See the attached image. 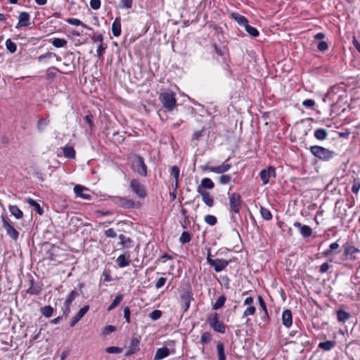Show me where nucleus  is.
<instances>
[{"label": "nucleus", "instance_id": "f257e3e1", "mask_svg": "<svg viewBox=\"0 0 360 360\" xmlns=\"http://www.w3.org/2000/svg\"><path fill=\"white\" fill-rule=\"evenodd\" d=\"M309 151L316 158L323 160L328 161L330 160L335 155V152L330 150L326 148L319 146H312L309 148Z\"/></svg>", "mask_w": 360, "mask_h": 360}, {"label": "nucleus", "instance_id": "f03ea898", "mask_svg": "<svg viewBox=\"0 0 360 360\" xmlns=\"http://www.w3.org/2000/svg\"><path fill=\"white\" fill-rule=\"evenodd\" d=\"M159 98L165 108L168 111L173 110L176 104L175 95L173 92L161 93Z\"/></svg>", "mask_w": 360, "mask_h": 360}, {"label": "nucleus", "instance_id": "7ed1b4c3", "mask_svg": "<svg viewBox=\"0 0 360 360\" xmlns=\"http://www.w3.org/2000/svg\"><path fill=\"white\" fill-rule=\"evenodd\" d=\"M230 212L238 214L243 205L241 195L238 193H228Z\"/></svg>", "mask_w": 360, "mask_h": 360}, {"label": "nucleus", "instance_id": "20e7f679", "mask_svg": "<svg viewBox=\"0 0 360 360\" xmlns=\"http://www.w3.org/2000/svg\"><path fill=\"white\" fill-rule=\"evenodd\" d=\"M2 226L6 230L7 235H8L13 240H16L19 236V232L11 224L10 219L6 214L1 216Z\"/></svg>", "mask_w": 360, "mask_h": 360}, {"label": "nucleus", "instance_id": "39448f33", "mask_svg": "<svg viewBox=\"0 0 360 360\" xmlns=\"http://www.w3.org/2000/svg\"><path fill=\"white\" fill-rule=\"evenodd\" d=\"M207 263L212 267L216 272H220L224 270L229 264V261L223 259H213L211 258V251L209 248L207 256Z\"/></svg>", "mask_w": 360, "mask_h": 360}, {"label": "nucleus", "instance_id": "423d86ee", "mask_svg": "<svg viewBox=\"0 0 360 360\" xmlns=\"http://www.w3.org/2000/svg\"><path fill=\"white\" fill-rule=\"evenodd\" d=\"M131 168L139 175L142 176H147V166L145 164L143 158L140 155H136L134 158L132 160Z\"/></svg>", "mask_w": 360, "mask_h": 360}, {"label": "nucleus", "instance_id": "0eeeda50", "mask_svg": "<svg viewBox=\"0 0 360 360\" xmlns=\"http://www.w3.org/2000/svg\"><path fill=\"white\" fill-rule=\"evenodd\" d=\"M130 188L136 195L139 198H144L147 195L146 190L144 186L136 179H133L130 181Z\"/></svg>", "mask_w": 360, "mask_h": 360}, {"label": "nucleus", "instance_id": "6e6552de", "mask_svg": "<svg viewBox=\"0 0 360 360\" xmlns=\"http://www.w3.org/2000/svg\"><path fill=\"white\" fill-rule=\"evenodd\" d=\"M115 203L119 207L124 209L135 208L138 207L139 205V202H135L131 199H128L127 198L123 197L117 198L115 200Z\"/></svg>", "mask_w": 360, "mask_h": 360}, {"label": "nucleus", "instance_id": "1a4fd4ad", "mask_svg": "<svg viewBox=\"0 0 360 360\" xmlns=\"http://www.w3.org/2000/svg\"><path fill=\"white\" fill-rule=\"evenodd\" d=\"M276 176V169L273 167H269L267 169H262L259 173V176L264 185L269 182L271 176Z\"/></svg>", "mask_w": 360, "mask_h": 360}, {"label": "nucleus", "instance_id": "9d476101", "mask_svg": "<svg viewBox=\"0 0 360 360\" xmlns=\"http://www.w3.org/2000/svg\"><path fill=\"white\" fill-rule=\"evenodd\" d=\"M231 164L224 162L222 165L219 166H205L203 167V169L209 170L216 174H224V172L229 171L231 169Z\"/></svg>", "mask_w": 360, "mask_h": 360}, {"label": "nucleus", "instance_id": "9b49d317", "mask_svg": "<svg viewBox=\"0 0 360 360\" xmlns=\"http://www.w3.org/2000/svg\"><path fill=\"white\" fill-rule=\"evenodd\" d=\"M74 192L77 197H79L84 200H91V195L89 193V190L81 185H76L74 187Z\"/></svg>", "mask_w": 360, "mask_h": 360}, {"label": "nucleus", "instance_id": "f8f14e48", "mask_svg": "<svg viewBox=\"0 0 360 360\" xmlns=\"http://www.w3.org/2000/svg\"><path fill=\"white\" fill-rule=\"evenodd\" d=\"M140 338L137 337H132L126 356H130L136 353L140 349L139 347Z\"/></svg>", "mask_w": 360, "mask_h": 360}, {"label": "nucleus", "instance_id": "ddd939ff", "mask_svg": "<svg viewBox=\"0 0 360 360\" xmlns=\"http://www.w3.org/2000/svg\"><path fill=\"white\" fill-rule=\"evenodd\" d=\"M30 15L27 12H21L18 16V22L15 28L20 29L22 27H27L30 25Z\"/></svg>", "mask_w": 360, "mask_h": 360}, {"label": "nucleus", "instance_id": "4468645a", "mask_svg": "<svg viewBox=\"0 0 360 360\" xmlns=\"http://www.w3.org/2000/svg\"><path fill=\"white\" fill-rule=\"evenodd\" d=\"M89 309V305H84L83 307H82L70 321V327H74L80 321V319L87 313Z\"/></svg>", "mask_w": 360, "mask_h": 360}, {"label": "nucleus", "instance_id": "2eb2a0df", "mask_svg": "<svg viewBox=\"0 0 360 360\" xmlns=\"http://www.w3.org/2000/svg\"><path fill=\"white\" fill-rule=\"evenodd\" d=\"M293 225L295 227L300 229V234L304 238H308L311 235L312 231H311V229L310 228V226H309L307 225H302L299 221H295Z\"/></svg>", "mask_w": 360, "mask_h": 360}, {"label": "nucleus", "instance_id": "dca6fc26", "mask_svg": "<svg viewBox=\"0 0 360 360\" xmlns=\"http://www.w3.org/2000/svg\"><path fill=\"white\" fill-rule=\"evenodd\" d=\"M214 187V184L210 178H204L201 180V184L197 188V192L206 191L205 189H212Z\"/></svg>", "mask_w": 360, "mask_h": 360}, {"label": "nucleus", "instance_id": "f3484780", "mask_svg": "<svg viewBox=\"0 0 360 360\" xmlns=\"http://www.w3.org/2000/svg\"><path fill=\"white\" fill-rule=\"evenodd\" d=\"M360 250L355 248L353 245H345V251H344V256L347 258L349 257L351 260H355L356 257L354 256V254L356 252H359Z\"/></svg>", "mask_w": 360, "mask_h": 360}, {"label": "nucleus", "instance_id": "a211bd4d", "mask_svg": "<svg viewBox=\"0 0 360 360\" xmlns=\"http://www.w3.org/2000/svg\"><path fill=\"white\" fill-rule=\"evenodd\" d=\"M282 323L286 328H290L292 323V312L289 309H285L282 313Z\"/></svg>", "mask_w": 360, "mask_h": 360}, {"label": "nucleus", "instance_id": "6ab92c4d", "mask_svg": "<svg viewBox=\"0 0 360 360\" xmlns=\"http://www.w3.org/2000/svg\"><path fill=\"white\" fill-rule=\"evenodd\" d=\"M181 299L182 302L181 307L184 311H186L189 307L191 304V300L192 299V294L190 292H186L181 295Z\"/></svg>", "mask_w": 360, "mask_h": 360}, {"label": "nucleus", "instance_id": "aec40b11", "mask_svg": "<svg viewBox=\"0 0 360 360\" xmlns=\"http://www.w3.org/2000/svg\"><path fill=\"white\" fill-rule=\"evenodd\" d=\"M116 262L119 267L124 268L129 265L131 260L129 255H127V253L120 255L116 259Z\"/></svg>", "mask_w": 360, "mask_h": 360}, {"label": "nucleus", "instance_id": "412c9836", "mask_svg": "<svg viewBox=\"0 0 360 360\" xmlns=\"http://www.w3.org/2000/svg\"><path fill=\"white\" fill-rule=\"evenodd\" d=\"M169 355V349L167 347H162L157 349L154 356V360H161Z\"/></svg>", "mask_w": 360, "mask_h": 360}, {"label": "nucleus", "instance_id": "4be33fe9", "mask_svg": "<svg viewBox=\"0 0 360 360\" xmlns=\"http://www.w3.org/2000/svg\"><path fill=\"white\" fill-rule=\"evenodd\" d=\"M201 196L203 202L208 207H212L214 206V198L207 191H199L198 193Z\"/></svg>", "mask_w": 360, "mask_h": 360}, {"label": "nucleus", "instance_id": "5701e85b", "mask_svg": "<svg viewBox=\"0 0 360 360\" xmlns=\"http://www.w3.org/2000/svg\"><path fill=\"white\" fill-rule=\"evenodd\" d=\"M112 32L115 37H119L121 34V18L117 17L112 25Z\"/></svg>", "mask_w": 360, "mask_h": 360}, {"label": "nucleus", "instance_id": "b1692460", "mask_svg": "<svg viewBox=\"0 0 360 360\" xmlns=\"http://www.w3.org/2000/svg\"><path fill=\"white\" fill-rule=\"evenodd\" d=\"M41 291V286L39 285L38 284H36L34 281L33 279H32L30 281V286L27 290V293L30 294V295H37L40 293Z\"/></svg>", "mask_w": 360, "mask_h": 360}, {"label": "nucleus", "instance_id": "393cba45", "mask_svg": "<svg viewBox=\"0 0 360 360\" xmlns=\"http://www.w3.org/2000/svg\"><path fill=\"white\" fill-rule=\"evenodd\" d=\"M231 16V18L236 20L240 26L244 27L248 22V19L245 16L238 13H232Z\"/></svg>", "mask_w": 360, "mask_h": 360}, {"label": "nucleus", "instance_id": "a878e982", "mask_svg": "<svg viewBox=\"0 0 360 360\" xmlns=\"http://www.w3.org/2000/svg\"><path fill=\"white\" fill-rule=\"evenodd\" d=\"M336 342L333 340H327L326 342H320L318 345L319 349L323 351H330L335 346Z\"/></svg>", "mask_w": 360, "mask_h": 360}, {"label": "nucleus", "instance_id": "bb28decb", "mask_svg": "<svg viewBox=\"0 0 360 360\" xmlns=\"http://www.w3.org/2000/svg\"><path fill=\"white\" fill-rule=\"evenodd\" d=\"M120 242L118 244L122 245L123 248H129L131 247V239L123 234L119 236Z\"/></svg>", "mask_w": 360, "mask_h": 360}, {"label": "nucleus", "instance_id": "cd10ccee", "mask_svg": "<svg viewBox=\"0 0 360 360\" xmlns=\"http://www.w3.org/2000/svg\"><path fill=\"white\" fill-rule=\"evenodd\" d=\"M210 327L217 333L224 334L226 332V325L221 321L213 323L212 325L210 326Z\"/></svg>", "mask_w": 360, "mask_h": 360}, {"label": "nucleus", "instance_id": "c85d7f7f", "mask_svg": "<svg viewBox=\"0 0 360 360\" xmlns=\"http://www.w3.org/2000/svg\"><path fill=\"white\" fill-rule=\"evenodd\" d=\"M63 155L66 158L75 159V150L72 146H65L63 148Z\"/></svg>", "mask_w": 360, "mask_h": 360}, {"label": "nucleus", "instance_id": "c756f323", "mask_svg": "<svg viewBox=\"0 0 360 360\" xmlns=\"http://www.w3.org/2000/svg\"><path fill=\"white\" fill-rule=\"evenodd\" d=\"M65 21L70 25H76V26L80 25V26L83 27L84 28H86L89 30H92V28L91 27L84 24L83 22H82L80 20H79L77 18H70L66 19Z\"/></svg>", "mask_w": 360, "mask_h": 360}, {"label": "nucleus", "instance_id": "7c9ffc66", "mask_svg": "<svg viewBox=\"0 0 360 360\" xmlns=\"http://www.w3.org/2000/svg\"><path fill=\"white\" fill-rule=\"evenodd\" d=\"M217 352L219 360H226L224 351V345L223 342H218L217 344Z\"/></svg>", "mask_w": 360, "mask_h": 360}, {"label": "nucleus", "instance_id": "2f4dec72", "mask_svg": "<svg viewBox=\"0 0 360 360\" xmlns=\"http://www.w3.org/2000/svg\"><path fill=\"white\" fill-rule=\"evenodd\" d=\"M27 202L32 207H34V210L40 215L43 214L44 210L41 207L40 205L32 198H27Z\"/></svg>", "mask_w": 360, "mask_h": 360}, {"label": "nucleus", "instance_id": "473e14b6", "mask_svg": "<svg viewBox=\"0 0 360 360\" xmlns=\"http://www.w3.org/2000/svg\"><path fill=\"white\" fill-rule=\"evenodd\" d=\"M314 136L318 140L323 141L327 138L328 132L326 129L319 128L315 130Z\"/></svg>", "mask_w": 360, "mask_h": 360}, {"label": "nucleus", "instance_id": "72a5a7b5", "mask_svg": "<svg viewBox=\"0 0 360 360\" xmlns=\"http://www.w3.org/2000/svg\"><path fill=\"white\" fill-rule=\"evenodd\" d=\"M8 208L11 214L13 215L16 219H20L22 218L23 213L17 205H10Z\"/></svg>", "mask_w": 360, "mask_h": 360}, {"label": "nucleus", "instance_id": "f704fd0d", "mask_svg": "<svg viewBox=\"0 0 360 360\" xmlns=\"http://www.w3.org/2000/svg\"><path fill=\"white\" fill-rule=\"evenodd\" d=\"M50 42L52 44V45L56 48H61L64 47L68 41L65 39H61V38H53L50 39Z\"/></svg>", "mask_w": 360, "mask_h": 360}, {"label": "nucleus", "instance_id": "c9c22d12", "mask_svg": "<svg viewBox=\"0 0 360 360\" xmlns=\"http://www.w3.org/2000/svg\"><path fill=\"white\" fill-rule=\"evenodd\" d=\"M226 300V297L224 295H221L218 297L215 303L212 306V309L217 310L220 308H221Z\"/></svg>", "mask_w": 360, "mask_h": 360}, {"label": "nucleus", "instance_id": "e433bc0d", "mask_svg": "<svg viewBox=\"0 0 360 360\" xmlns=\"http://www.w3.org/2000/svg\"><path fill=\"white\" fill-rule=\"evenodd\" d=\"M349 314L342 309H339L337 311V318L338 320L340 322H345L347 320L349 319Z\"/></svg>", "mask_w": 360, "mask_h": 360}, {"label": "nucleus", "instance_id": "4c0bfd02", "mask_svg": "<svg viewBox=\"0 0 360 360\" xmlns=\"http://www.w3.org/2000/svg\"><path fill=\"white\" fill-rule=\"evenodd\" d=\"M79 295V293L76 290H72L67 296L65 301V305H71L72 302Z\"/></svg>", "mask_w": 360, "mask_h": 360}, {"label": "nucleus", "instance_id": "58836bf2", "mask_svg": "<svg viewBox=\"0 0 360 360\" xmlns=\"http://www.w3.org/2000/svg\"><path fill=\"white\" fill-rule=\"evenodd\" d=\"M123 299V295L122 294L117 295L110 305L108 307V311H110L114 309L117 305L120 304Z\"/></svg>", "mask_w": 360, "mask_h": 360}, {"label": "nucleus", "instance_id": "ea45409f", "mask_svg": "<svg viewBox=\"0 0 360 360\" xmlns=\"http://www.w3.org/2000/svg\"><path fill=\"white\" fill-rule=\"evenodd\" d=\"M53 312V308L50 305H46L41 308V313L43 316L46 318H49L52 316Z\"/></svg>", "mask_w": 360, "mask_h": 360}, {"label": "nucleus", "instance_id": "a19ab883", "mask_svg": "<svg viewBox=\"0 0 360 360\" xmlns=\"http://www.w3.org/2000/svg\"><path fill=\"white\" fill-rule=\"evenodd\" d=\"M260 214L262 217L267 221H269L272 219V214L270 210L264 207H260Z\"/></svg>", "mask_w": 360, "mask_h": 360}, {"label": "nucleus", "instance_id": "79ce46f5", "mask_svg": "<svg viewBox=\"0 0 360 360\" xmlns=\"http://www.w3.org/2000/svg\"><path fill=\"white\" fill-rule=\"evenodd\" d=\"M219 321V315L217 312L210 314L207 318V323L209 326H211L214 323H217Z\"/></svg>", "mask_w": 360, "mask_h": 360}, {"label": "nucleus", "instance_id": "37998d69", "mask_svg": "<svg viewBox=\"0 0 360 360\" xmlns=\"http://www.w3.org/2000/svg\"><path fill=\"white\" fill-rule=\"evenodd\" d=\"M244 27H245L246 32L250 36H252L253 37H258L259 35V31L256 28H255V27H252L251 25H250L248 22L247 23V25H245L244 26Z\"/></svg>", "mask_w": 360, "mask_h": 360}, {"label": "nucleus", "instance_id": "c03bdc74", "mask_svg": "<svg viewBox=\"0 0 360 360\" xmlns=\"http://www.w3.org/2000/svg\"><path fill=\"white\" fill-rule=\"evenodd\" d=\"M191 239V235L188 231H184L179 238V242L181 244H186L188 243Z\"/></svg>", "mask_w": 360, "mask_h": 360}, {"label": "nucleus", "instance_id": "a18cd8bd", "mask_svg": "<svg viewBox=\"0 0 360 360\" xmlns=\"http://www.w3.org/2000/svg\"><path fill=\"white\" fill-rule=\"evenodd\" d=\"M133 0H120L118 7L122 9H129L132 8Z\"/></svg>", "mask_w": 360, "mask_h": 360}, {"label": "nucleus", "instance_id": "49530a36", "mask_svg": "<svg viewBox=\"0 0 360 360\" xmlns=\"http://www.w3.org/2000/svg\"><path fill=\"white\" fill-rule=\"evenodd\" d=\"M212 340V335L210 332H203L200 337V342L203 345L208 344Z\"/></svg>", "mask_w": 360, "mask_h": 360}, {"label": "nucleus", "instance_id": "de8ad7c7", "mask_svg": "<svg viewBox=\"0 0 360 360\" xmlns=\"http://www.w3.org/2000/svg\"><path fill=\"white\" fill-rule=\"evenodd\" d=\"M6 47L8 51H9L11 53H13L17 50V45L11 41V39H8L6 41Z\"/></svg>", "mask_w": 360, "mask_h": 360}, {"label": "nucleus", "instance_id": "09e8293b", "mask_svg": "<svg viewBox=\"0 0 360 360\" xmlns=\"http://www.w3.org/2000/svg\"><path fill=\"white\" fill-rule=\"evenodd\" d=\"M204 220L206 224L210 226H214L217 223V219L215 216L207 214L205 217Z\"/></svg>", "mask_w": 360, "mask_h": 360}, {"label": "nucleus", "instance_id": "8fccbe9b", "mask_svg": "<svg viewBox=\"0 0 360 360\" xmlns=\"http://www.w3.org/2000/svg\"><path fill=\"white\" fill-rule=\"evenodd\" d=\"M255 312H256V308L255 306H253V305L248 306L243 311V317L252 316L255 314Z\"/></svg>", "mask_w": 360, "mask_h": 360}, {"label": "nucleus", "instance_id": "3c124183", "mask_svg": "<svg viewBox=\"0 0 360 360\" xmlns=\"http://www.w3.org/2000/svg\"><path fill=\"white\" fill-rule=\"evenodd\" d=\"M60 70L58 68H53L52 69H49L46 73L47 79L51 80L54 79L57 75V72H59Z\"/></svg>", "mask_w": 360, "mask_h": 360}, {"label": "nucleus", "instance_id": "603ef678", "mask_svg": "<svg viewBox=\"0 0 360 360\" xmlns=\"http://www.w3.org/2000/svg\"><path fill=\"white\" fill-rule=\"evenodd\" d=\"M231 179V176L230 175H228V174H222L221 176H219V183L220 184H227L230 182Z\"/></svg>", "mask_w": 360, "mask_h": 360}, {"label": "nucleus", "instance_id": "864d4df0", "mask_svg": "<svg viewBox=\"0 0 360 360\" xmlns=\"http://www.w3.org/2000/svg\"><path fill=\"white\" fill-rule=\"evenodd\" d=\"M107 45L104 44L103 43H101L99 44L98 46V49H97V51H96V53H97V56L101 58L103 54V53L105 52V49H107Z\"/></svg>", "mask_w": 360, "mask_h": 360}, {"label": "nucleus", "instance_id": "5fc2aeb1", "mask_svg": "<svg viewBox=\"0 0 360 360\" xmlns=\"http://www.w3.org/2000/svg\"><path fill=\"white\" fill-rule=\"evenodd\" d=\"M106 352L109 354H120L122 352V349L119 347H109L106 349Z\"/></svg>", "mask_w": 360, "mask_h": 360}, {"label": "nucleus", "instance_id": "6e6d98bb", "mask_svg": "<svg viewBox=\"0 0 360 360\" xmlns=\"http://www.w3.org/2000/svg\"><path fill=\"white\" fill-rule=\"evenodd\" d=\"M162 316V312L160 310H153L151 313H150L149 314V317L152 319V320H158Z\"/></svg>", "mask_w": 360, "mask_h": 360}, {"label": "nucleus", "instance_id": "4d7b16f0", "mask_svg": "<svg viewBox=\"0 0 360 360\" xmlns=\"http://www.w3.org/2000/svg\"><path fill=\"white\" fill-rule=\"evenodd\" d=\"M180 170L177 166H172L170 169V174L173 176L175 179H178L179 176Z\"/></svg>", "mask_w": 360, "mask_h": 360}, {"label": "nucleus", "instance_id": "13d9d810", "mask_svg": "<svg viewBox=\"0 0 360 360\" xmlns=\"http://www.w3.org/2000/svg\"><path fill=\"white\" fill-rule=\"evenodd\" d=\"M203 132H204V129L199 130V131H195L193 134L192 141H199L203 136Z\"/></svg>", "mask_w": 360, "mask_h": 360}, {"label": "nucleus", "instance_id": "bf43d9fd", "mask_svg": "<svg viewBox=\"0 0 360 360\" xmlns=\"http://www.w3.org/2000/svg\"><path fill=\"white\" fill-rule=\"evenodd\" d=\"M317 49L319 51H326L328 49V43L323 41H320L317 45Z\"/></svg>", "mask_w": 360, "mask_h": 360}, {"label": "nucleus", "instance_id": "052dcab7", "mask_svg": "<svg viewBox=\"0 0 360 360\" xmlns=\"http://www.w3.org/2000/svg\"><path fill=\"white\" fill-rule=\"evenodd\" d=\"M315 101L312 99H306L302 101V105L307 108H311L315 105Z\"/></svg>", "mask_w": 360, "mask_h": 360}, {"label": "nucleus", "instance_id": "680f3d73", "mask_svg": "<svg viewBox=\"0 0 360 360\" xmlns=\"http://www.w3.org/2000/svg\"><path fill=\"white\" fill-rule=\"evenodd\" d=\"M101 5V0H91L90 1V6L94 10H98L100 8Z\"/></svg>", "mask_w": 360, "mask_h": 360}, {"label": "nucleus", "instance_id": "e2e57ef3", "mask_svg": "<svg viewBox=\"0 0 360 360\" xmlns=\"http://www.w3.org/2000/svg\"><path fill=\"white\" fill-rule=\"evenodd\" d=\"M105 235L108 238H113L117 236V233L115 232V231L113 229L110 228L105 231Z\"/></svg>", "mask_w": 360, "mask_h": 360}, {"label": "nucleus", "instance_id": "0e129e2a", "mask_svg": "<svg viewBox=\"0 0 360 360\" xmlns=\"http://www.w3.org/2000/svg\"><path fill=\"white\" fill-rule=\"evenodd\" d=\"M167 281V278L164 277H160L158 279V281L155 283V288L157 289H159L165 285V283Z\"/></svg>", "mask_w": 360, "mask_h": 360}, {"label": "nucleus", "instance_id": "69168bd1", "mask_svg": "<svg viewBox=\"0 0 360 360\" xmlns=\"http://www.w3.org/2000/svg\"><path fill=\"white\" fill-rule=\"evenodd\" d=\"M91 39L94 42H99L101 44L103 43V37L101 34H94L91 37Z\"/></svg>", "mask_w": 360, "mask_h": 360}, {"label": "nucleus", "instance_id": "338daca9", "mask_svg": "<svg viewBox=\"0 0 360 360\" xmlns=\"http://www.w3.org/2000/svg\"><path fill=\"white\" fill-rule=\"evenodd\" d=\"M115 330H116L115 326H111V325L107 326L106 327L104 328L103 333V335H108L109 333H111L115 331Z\"/></svg>", "mask_w": 360, "mask_h": 360}, {"label": "nucleus", "instance_id": "774afa93", "mask_svg": "<svg viewBox=\"0 0 360 360\" xmlns=\"http://www.w3.org/2000/svg\"><path fill=\"white\" fill-rule=\"evenodd\" d=\"M351 190L352 193L357 194L360 190V182H354Z\"/></svg>", "mask_w": 360, "mask_h": 360}]
</instances>
